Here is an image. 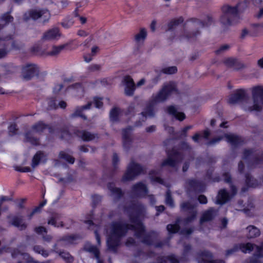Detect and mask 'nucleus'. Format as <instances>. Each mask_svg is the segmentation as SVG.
Instances as JSON below:
<instances>
[{
  "instance_id": "obj_1",
  "label": "nucleus",
  "mask_w": 263,
  "mask_h": 263,
  "mask_svg": "<svg viewBox=\"0 0 263 263\" xmlns=\"http://www.w3.org/2000/svg\"><path fill=\"white\" fill-rule=\"evenodd\" d=\"M133 223L129 227L127 225L121 223H114L111 227L110 234L107 239V245L109 250L115 251L119 245L120 237L124 235L128 229L135 231L138 237L144 235V229L141 222L137 218L131 221Z\"/></svg>"
},
{
  "instance_id": "obj_2",
  "label": "nucleus",
  "mask_w": 263,
  "mask_h": 263,
  "mask_svg": "<svg viewBox=\"0 0 263 263\" xmlns=\"http://www.w3.org/2000/svg\"><path fill=\"white\" fill-rule=\"evenodd\" d=\"M176 90L175 83L169 82L165 83L159 92L152 95L146 108L142 112V117L145 118L153 117L155 114L154 106L165 101L171 94Z\"/></svg>"
},
{
  "instance_id": "obj_3",
  "label": "nucleus",
  "mask_w": 263,
  "mask_h": 263,
  "mask_svg": "<svg viewBox=\"0 0 263 263\" xmlns=\"http://www.w3.org/2000/svg\"><path fill=\"white\" fill-rule=\"evenodd\" d=\"M242 159L247 164L248 169L250 170L263 163V152L260 153L254 149H245Z\"/></svg>"
},
{
  "instance_id": "obj_4",
  "label": "nucleus",
  "mask_w": 263,
  "mask_h": 263,
  "mask_svg": "<svg viewBox=\"0 0 263 263\" xmlns=\"http://www.w3.org/2000/svg\"><path fill=\"white\" fill-rule=\"evenodd\" d=\"M252 98L253 104L245 106V109L250 112L261 111L263 109V87L256 86L253 88Z\"/></svg>"
},
{
  "instance_id": "obj_5",
  "label": "nucleus",
  "mask_w": 263,
  "mask_h": 263,
  "mask_svg": "<svg viewBox=\"0 0 263 263\" xmlns=\"http://www.w3.org/2000/svg\"><path fill=\"white\" fill-rule=\"evenodd\" d=\"M50 17V13L48 11L46 10H39L34 9L26 13L24 15L25 20H28L30 18L33 20H36L41 18L43 22H45L47 21Z\"/></svg>"
},
{
  "instance_id": "obj_6",
  "label": "nucleus",
  "mask_w": 263,
  "mask_h": 263,
  "mask_svg": "<svg viewBox=\"0 0 263 263\" xmlns=\"http://www.w3.org/2000/svg\"><path fill=\"white\" fill-rule=\"evenodd\" d=\"M46 126L41 122L34 125L31 130L25 135L26 141L30 142L32 144L37 145L39 143L38 140L32 137L35 133H40L45 128Z\"/></svg>"
},
{
  "instance_id": "obj_7",
  "label": "nucleus",
  "mask_w": 263,
  "mask_h": 263,
  "mask_svg": "<svg viewBox=\"0 0 263 263\" xmlns=\"http://www.w3.org/2000/svg\"><path fill=\"white\" fill-rule=\"evenodd\" d=\"M39 68L34 64H27L22 68V74L24 79L29 80L38 74Z\"/></svg>"
},
{
  "instance_id": "obj_8",
  "label": "nucleus",
  "mask_w": 263,
  "mask_h": 263,
  "mask_svg": "<svg viewBox=\"0 0 263 263\" xmlns=\"http://www.w3.org/2000/svg\"><path fill=\"white\" fill-rule=\"evenodd\" d=\"M248 0H244V2H238L235 7H231V25L232 24H236L238 22L239 18L238 13L242 11L247 7V3Z\"/></svg>"
},
{
  "instance_id": "obj_9",
  "label": "nucleus",
  "mask_w": 263,
  "mask_h": 263,
  "mask_svg": "<svg viewBox=\"0 0 263 263\" xmlns=\"http://www.w3.org/2000/svg\"><path fill=\"white\" fill-rule=\"evenodd\" d=\"M142 168L138 164L132 162L128 166L127 170L123 177L125 180L132 179L134 177L140 174Z\"/></svg>"
},
{
  "instance_id": "obj_10",
  "label": "nucleus",
  "mask_w": 263,
  "mask_h": 263,
  "mask_svg": "<svg viewBox=\"0 0 263 263\" xmlns=\"http://www.w3.org/2000/svg\"><path fill=\"white\" fill-rule=\"evenodd\" d=\"M101 98L98 97H95L93 99V101L88 103L86 105L79 107L76 108L75 112L72 114V117L81 116L83 117L81 112L85 109L90 108V106L93 104L97 108H101L103 105V103L101 101Z\"/></svg>"
},
{
  "instance_id": "obj_11",
  "label": "nucleus",
  "mask_w": 263,
  "mask_h": 263,
  "mask_svg": "<svg viewBox=\"0 0 263 263\" xmlns=\"http://www.w3.org/2000/svg\"><path fill=\"white\" fill-rule=\"evenodd\" d=\"M182 159V155L180 152L173 151L172 152L168 153V158L163 162L162 165L175 166Z\"/></svg>"
},
{
  "instance_id": "obj_12",
  "label": "nucleus",
  "mask_w": 263,
  "mask_h": 263,
  "mask_svg": "<svg viewBox=\"0 0 263 263\" xmlns=\"http://www.w3.org/2000/svg\"><path fill=\"white\" fill-rule=\"evenodd\" d=\"M254 249H255V245L250 242L237 244L231 248V253L238 250H240L244 253H250Z\"/></svg>"
},
{
  "instance_id": "obj_13",
  "label": "nucleus",
  "mask_w": 263,
  "mask_h": 263,
  "mask_svg": "<svg viewBox=\"0 0 263 263\" xmlns=\"http://www.w3.org/2000/svg\"><path fill=\"white\" fill-rule=\"evenodd\" d=\"M125 93L127 96H132L135 90L136 86L133 79L129 76H125L123 81Z\"/></svg>"
},
{
  "instance_id": "obj_14",
  "label": "nucleus",
  "mask_w": 263,
  "mask_h": 263,
  "mask_svg": "<svg viewBox=\"0 0 263 263\" xmlns=\"http://www.w3.org/2000/svg\"><path fill=\"white\" fill-rule=\"evenodd\" d=\"M229 126L230 123L228 121H223L220 124L221 132L224 133V138H226V141L228 143L230 142V136L229 132ZM222 138H223V137L218 138L217 139H214L210 142V144H214L220 141Z\"/></svg>"
},
{
  "instance_id": "obj_15",
  "label": "nucleus",
  "mask_w": 263,
  "mask_h": 263,
  "mask_svg": "<svg viewBox=\"0 0 263 263\" xmlns=\"http://www.w3.org/2000/svg\"><path fill=\"white\" fill-rule=\"evenodd\" d=\"M12 256L13 258L18 257L19 259L22 260V262H19L18 263H39L31 258L28 254L21 253L18 250H14L12 253Z\"/></svg>"
},
{
  "instance_id": "obj_16",
  "label": "nucleus",
  "mask_w": 263,
  "mask_h": 263,
  "mask_svg": "<svg viewBox=\"0 0 263 263\" xmlns=\"http://www.w3.org/2000/svg\"><path fill=\"white\" fill-rule=\"evenodd\" d=\"M61 36L59 30L58 28L54 27L46 31L43 36V39L46 41L57 40Z\"/></svg>"
},
{
  "instance_id": "obj_17",
  "label": "nucleus",
  "mask_w": 263,
  "mask_h": 263,
  "mask_svg": "<svg viewBox=\"0 0 263 263\" xmlns=\"http://www.w3.org/2000/svg\"><path fill=\"white\" fill-rule=\"evenodd\" d=\"M198 263H225L223 260H213L211 253L205 252L200 254L198 257Z\"/></svg>"
},
{
  "instance_id": "obj_18",
  "label": "nucleus",
  "mask_w": 263,
  "mask_h": 263,
  "mask_svg": "<svg viewBox=\"0 0 263 263\" xmlns=\"http://www.w3.org/2000/svg\"><path fill=\"white\" fill-rule=\"evenodd\" d=\"M71 42L67 43L58 46H53L51 50L48 53V54L52 56H55L59 54L63 50L68 49L69 50L73 49V48L70 47Z\"/></svg>"
},
{
  "instance_id": "obj_19",
  "label": "nucleus",
  "mask_w": 263,
  "mask_h": 263,
  "mask_svg": "<svg viewBox=\"0 0 263 263\" xmlns=\"http://www.w3.org/2000/svg\"><path fill=\"white\" fill-rule=\"evenodd\" d=\"M246 236L248 239H252L258 237L260 235V230L253 225H250L246 228Z\"/></svg>"
},
{
  "instance_id": "obj_20",
  "label": "nucleus",
  "mask_w": 263,
  "mask_h": 263,
  "mask_svg": "<svg viewBox=\"0 0 263 263\" xmlns=\"http://www.w3.org/2000/svg\"><path fill=\"white\" fill-rule=\"evenodd\" d=\"M84 249L86 251L91 253L95 255V257L97 259V263H103L99 258V251L96 247H95L88 242L85 245Z\"/></svg>"
},
{
  "instance_id": "obj_21",
  "label": "nucleus",
  "mask_w": 263,
  "mask_h": 263,
  "mask_svg": "<svg viewBox=\"0 0 263 263\" xmlns=\"http://www.w3.org/2000/svg\"><path fill=\"white\" fill-rule=\"evenodd\" d=\"M230 17V6L226 5L222 8V14L221 16V22L223 24H229Z\"/></svg>"
},
{
  "instance_id": "obj_22",
  "label": "nucleus",
  "mask_w": 263,
  "mask_h": 263,
  "mask_svg": "<svg viewBox=\"0 0 263 263\" xmlns=\"http://www.w3.org/2000/svg\"><path fill=\"white\" fill-rule=\"evenodd\" d=\"M167 111L170 115H172L180 121H182L185 118L184 114L182 112L179 111L175 106H170L168 107Z\"/></svg>"
},
{
  "instance_id": "obj_23",
  "label": "nucleus",
  "mask_w": 263,
  "mask_h": 263,
  "mask_svg": "<svg viewBox=\"0 0 263 263\" xmlns=\"http://www.w3.org/2000/svg\"><path fill=\"white\" fill-rule=\"evenodd\" d=\"M147 31L146 29L142 28L140 29L139 32L135 35V41L137 44L140 45L143 43L146 36Z\"/></svg>"
},
{
  "instance_id": "obj_24",
  "label": "nucleus",
  "mask_w": 263,
  "mask_h": 263,
  "mask_svg": "<svg viewBox=\"0 0 263 263\" xmlns=\"http://www.w3.org/2000/svg\"><path fill=\"white\" fill-rule=\"evenodd\" d=\"M133 192L138 196H143L147 192V190L143 183H139L134 186Z\"/></svg>"
},
{
  "instance_id": "obj_25",
  "label": "nucleus",
  "mask_w": 263,
  "mask_h": 263,
  "mask_svg": "<svg viewBox=\"0 0 263 263\" xmlns=\"http://www.w3.org/2000/svg\"><path fill=\"white\" fill-rule=\"evenodd\" d=\"M245 263H263V254L255 252L251 257L246 259Z\"/></svg>"
},
{
  "instance_id": "obj_26",
  "label": "nucleus",
  "mask_w": 263,
  "mask_h": 263,
  "mask_svg": "<svg viewBox=\"0 0 263 263\" xmlns=\"http://www.w3.org/2000/svg\"><path fill=\"white\" fill-rule=\"evenodd\" d=\"M245 93L243 90H238L231 95V104L237 103L243 99Z\"/></svg>"
},
{
  "instance_id": "obj_27",
  "label": "nucleus",
  "mask_w": 263,
  "mask_h": 263,
  "mask_svg": "<svg viewBox=\"0 0 263 263\" xmlns=\"http://www.w3.org/2000/svg\"><path fill=\"white\" fill-rule=\"evenodd\" d=\"M236 192L237 189L236 187L231 184V204L232 203L235 210L241 211V210L239 209V208H241L243 206V201L241 200H239L237 202V204H235V202L232 200L233 197L236 194Z\"/></svg>"
},
{
  "instance_id": "obj_28",
  "label": "nucleus",
  "mask_w": 263,
  "mask_h": 263,
  "mask_svg": "<svg viewBox=\"0 0 263 263\" xmlns=\"http://www.w3.org/2000/svg\"><path fill=\"white\" fill-rule=\"evenodd\" d=\"M45 157L46 156L43 153L41 152H37L32 159V166L35 167L40 162L44 161Z\"/></svg>"
},
{
  "instance_id": "obj_29",
  "label": "nucleus",
  "mask_w": 263,
  "mask_h": 263,
  "mask_svg": "<svg viewBox=\"0 0 263 263\" xmlns=\"http://www.w3.org/2000/svg\"><path fill=\"white\" fill-rule=\"evenodd\" d=\"M181 209L184 211H190L192 213V218L188 221L192 220L196 216V212L194 210V205L191 202L183 203L181 205Z\"/></svg>"
},
{
  "instance_id": "obj_30",
  "label": "nucleus",
  "mask_w": 263,
  "mask_h": 263,
  "mask_svg": "<svg viewBox=\"0 0 263 263\" xmlns=\"http://www.w3.org/2000/svg\"><path fill=\"white\" fill-rule=\"evenodd\" d=\"M245 177L246 182L248 186L256 187L259 185L258 181L252 177L249 174L246 173L245 174Z\"/></svg>"
},
{
  "instance_id": "obj_31",
  "label": "nucleus",
  "mask_w": 263,
  "mask_h": 263,
  "mask_svg": "<svg viewBox=\"0 0 263 263\" xmlns=\"http://www.w3.org/2000/svg\"><path fill=\"white\" fill-rule=\"evenodd\" d=\"M229 195L228 192L224 190H221L219 192L217 196V204H223L228 200Z\"/></svg>"
},
{
  "instance_id": "obj_32",
  "label": "nucleus",
  "mask_w": 263,
  "mask_h": 263,
  "mask_svg": "<svg viewBox=\"0 0 263 263\" xmlns=\"http://www.w3.org/2000/svg\"><path fill=\"white\" fill-rule=\"evenodd\" d=\"M182 17H180L178 18L174 19L171 21L167 25L166 30H172L175 28L181 23L183 22Z\"/></svg>"
},
{
  "instance_id": "obj_33",
  "label": "nucleus",
  "mask_w": 263,
  "mask_h": 263,
  "mask_svg": "<svg viewBox=\"0 0 263 263\" xmlns=\"http://www.w3.org/2000/svg\"><path fill=\"white\" fill-rule=\"evenodd\" d=\"M76 134L84 141H90L95 138L93 134L86 131L78 132Z\"/></svg>"
},
{
  "instance_id": "obj_34",
  "label": "nucleus",
  "mask_w": 263,
  "mask_h": 263,
  "mask_svg": "<svg viewBox=\"0 0 263 263\" xmlns=\"http://www.w3.org/2000/svg\"><path fill=\"white\" fill-rule=\"evenodd\" d=\"M48 223L49 224H51L57 227L62 226V221H60V217L59 215L57 214L52 216V217L48 220Z\"/></svg>"
},
{
  "instance_id": "obj_35",
  "label": "nucleus",
  "mask_w": 263,
  "mask_h": 263,
  "mask_svg": "<svg viewBox=\"0 0 263 263\" xmlns=\"http://www.w3.org/2000/svg\"><path fill=\"white\" fill-rule=\"evenodd\" d=\"M215 213V211L214 209H209L203 214L200 220L201 222L211 220Z\"/></svg>"
},
{
  "instance_id": "obj_36",
  "label": "nucleus",
  "mask_w": 263,
  "mask_h": 263,
  "mask_svg": "<svg viewBox=\"0 0 263 263\" xmlns=\"http://www.w3.org/2000/svg\"><path fill=\"white\" fill-rule=\"evenodd\" d=\"M245 67V65L239 60L236 59H231V69L234 70H239Z\"/></svg>"
},
{
  "instance_id": "obj_37",
  "label": "nucleus",
  "mask_w": 263,
  "mask_h": 263,
  "mask_svg": "<svg viewBox=\"0 0 263 263\" xmlns=\"http://www.w3.org/2000/svg\"><path fill=\"white\" fill-rule=\"evenodd\" d=\"M231 148L232 147H237L240 145H241L243 141L241 140V139L235 135L231 134Z\"/></svg>"
},
{
  "instance_id": "obj_38",
  "label": "nucleus",
  "mask_w": 263,
  "mask_h": 263,
  "mask_svg": "<svg viewBox=\"0 0 263 263\" xmlns=\"http://www.w3.org/2000/svg\"><path fill=\"white\" fill-rule=\"evenodd\" d=\"M12 223L20 230H23L26 227V224L23 222L22 219L20 217H16L14 218Z\"/></svg>"
},
{
  "instance_id": "obj_39",
  "label": "nucleus",
  "mask_w": 263,
  "mask_h": 263,
  "mask_svg": "<svg viewBox=\"0 0 263 263\" xmlns=\"http://www.w3.org/2000/svg\"><path fill=\"white\" fill-rule=\"evenodd\" d=\"M99 51V48L97 46H93L91 49V55H84V59L85 62L88 63L91 61L92 57Z\"/></svg>"
},
{
  "instance_id": "obj_40",
  "label": "nucleus",
  "mask_w": 263,
  "mask_h": 263,
  "mask_svg": "<svg viewBox=\"0 0 263 263\" xmlns=\"http://www.w3.org/2000/svg\"><path fill=\"white\" fill-rule=\"evenodd\" d=\"M131 133L130 128H126L124 129L122 132V137L123 141V145L126 146V143L130 141V135Z\"/></svg>"
},
{
  "instance_id": "obj_41",
  "label": "nucleus",
  "mask_w": 263,
  "mask_h": 263,
  "mask_svg": "<svg viewBox=\"0 0 263 263\" xmlns=\"http://www.w3.org/2000/svg\"><path fill=\"white\" fill-rule=\"evenodd\" d=\"M60 157L61 159H63L66 161L70 163H73L74 161V159L68 153L66 152H61L60 153Z\"/></svg>"
},
{
  "instance_id": "obj_42",
  "label": "nucleus",
  "mask_w": 263,
  "mask_h": 263,
  "mask_svg": "<svg viewBox=\"0 0 263 263\" xmlns=\"http://www.w3.org/2000/svg\"><path fill=\"white\" fill-rule=\"evenodd\" d=\"M160 263H179V262L173 255H170L161 258Z\"/></svg>"
},
{
  "instance_id": "obj_43",
  "label": "nucleus",
  "mask_w": 263,
  "mask_h": 263,
  "mask_svg": "<svg viewBox=\"0 0 263 263\" xmlns=\"http://www.w3.org/2000/svg\"><path fill=\"white\" fill-rule=\"evenodd\" d=\"M120 115L119 109L117 108L112 109L110 112V119L112 121H116Z\"/></svg>"
},
{
  "instance_id": "obj_44",
  "label": "nucleus",
  "mask_w": 263,
  "mask_h": 263,
  "mask_svg": "<svg viewBox=\"0 0 263 263\" xmlns=\"http://www.w3.org/2000/svg\"><path fill=\"white\" fill-rule=\"evenodd\" d=\"M177 69L176 66L165 67L162 69V72L166 74H171L177 72Z\"/></svg>"
},
{
  "instance_id": "obj_45",
  "label": "nucleus",
  "mask_w": 263,
  "mask_h": 263,
  "mask_svg": "<svg viewBox=\"0 0 263 263\" xmlns=\"http://www.w3.org/2000/svg\"><path fill=\"white\" fill-rule=\"evenodd\" d=\"M5 44L4 41L0 40V59L3 58L7 54V51L5 48Z\"/></svg>"
},
{
  "instance_id": "obj_46",
  "label": "nucleus",
  "mask_w": 263,
  "mask_h": 263,
  "mask_svg": "<svg viewBox=\"0 0 263 263\" xmlns=\"http://www.w3.org/2000/svg\"><path fill=\"white\" fill-rule=\"evenodd\" d=\"M167 229L170 233H175L178 231L179 226L177 223L168 224L167 226Z\"/></svg>"
},
{
  "instance_id": "obj_47",
  "label": "nucleus",
  "mask_w": 263,
  "mask_h": 263,
  "mask_svg": "<svg viewBox=\"0 0 263 263\" xmlns=\"http://www.w3.org/2000/svg\"><path fill=\"white\" fill-rule=\"evenodd\" d=\"M34 250L35 252L42 254V255H43L44 257H47L48 255V252L46 250L42 249L39 246H35L34 248Z\"/></svg>"
},
{
  "instance_id": "obj_48",
  "label": "nucleus",
  "mask_w": 263,
  "mask_h": 263,
  "mask_svg": "<svg viewBox=\"0 0 263 263\" xmlns=\"http://www.w3.org/2000/svg\"><path fill=\"white\" fill-rule=\"evenodd\" d=\"M61 257L67 262H71L73 260L72 257L71 255L67 252H62L60 253Z\"/></svg>"
},
{
  "instance_id": "obj_49",
  "label": "nucleus",
  "mask_w": 263,
  "mask_h": 263,
  "mask_svg": "<svg viewBox=\"0 0 263 263\" xmlns=\"http://www.w3.org/2000/svg\"><path fill=\"white\" fill-rule=\"evenodd\" d=\"M165 203L166 204L170 205V206H173V201L171 197L170 193L169 191H167L166 194Z\"/></svg>"
},
{
  "instance_id": "obj_50",
  "label": "nucleus",
  "mask_w": 263,
  "mask_h": 263,
  "mask_svg": "<svg viewBox=\"0 0 263 263\" xmlns=\"http://www.w3.org/2000/svg\"><path fill=\"white\" fill-rule=\"evenodd\" d=\"M165 203L166 204L170 205V206H173V201L171 197L170 193L169 191H167L166 194Z\"/></svg>"
},
{
  "instance_id": "obj_51",
  "label": "nucleus",
  "mask_w": 263,
  "mask_h": 263,
  "mask_svg": "<svg viewBox=\"0 0 263 263\" xmlns=\"http://www.w3.org/2000/svg\"><path fill=\"white\" fill-rule=\"evenodd\" d=\"M206 18L208 20V22L202 23V22H199L198 20H196V23L198 24L201 27L208 26L209 25H210L212 23V18L209 16H207Z\"/></svg>"
},
{
  "instance_id": "obj_52",
  "label": "nucleus",
  "mask_w": 263,
  "mask_h": 263,
  "mask_svg": "<svg viewBox=\"0 0 263 263\" xmlns=\"http://www.w3.org/2000/svg\"><path fill=\"white\" fill-rule=\"evenodd\" d=\"M13 20V17H11L9 14L7 13L4 14L1 18L2 22H5L6 23L11 22Z\"/></svg>"
},
{
  "instance_id": "obj_53",
  "label": "nucleus",
  "mask_w": 263,
  "mask_h": 263,
  "mask_svg": "<svg viewBox=\"0 0 263 263\" xmlns=\"http://www.w3.org/2000/svg\"><path fill=\"white\" fill-rule=\"evenodd\" d=\"M72 88L76 89L78 92H82L84 90V86L80 83H76L72 86Z\"/></svg>"
},
{
  "instance_id": "obj_54",
  "label": "nucleus",
  "mask_w": 263,
  "mask_h": 263,
  "mask_svg": "<svg viewBox=\"0 0 263 263\" xmlns=\"http://www.w3.org/2000/svg\"><path fill=\"white\" fill-rule=\"evenodd\" d=\"M101 66L98 64H92L89 66L88 69L90 71H99L101 69Z\"/></svg>"
},
{
  "instance_id": "obj_55",
  "label": "nucleus",
  "mask_w": 263,
  "mask_h": 263,
  "mask_svg": "<svg viewBox=\"0 0 263 263\" xmlns=\"http://www.w3.org/2000/svg\"><path fill=\"white\" fill-rule=\"evenodd\" d=\"M255 252L259 254H263V240L260 242L259 245H255Z\"/></svg>"
},
{
  "instance_id": "obj_56",
  "label": "nucleus",
  "mask_w": 263,
  "mask_h": 263,
  "mask_svg": "<svg viewBox=\"0 0 263 263\" xmlns=\"http://www.w3.org/2000/svg\"><path fill=\"white\" fill-rule=\"evenodd\" d=\"M46 203V201H43L42 203H40V205L39 207L36 208V209H35L31 213V214L29 215V219H30L32 217V216L36 212H37L38 211H39V210L42 208V207H43Z\"/></svg>"
},
{
  "instance_id": "obj_57",
  "label": "nucleus",
  "mask_w": 263,
  "mask_h": 263,
  "mask_svg": "<svg viewBox=\"0 0 263 263\" xmlns=\"http://www.w3.org/2000/svg\"><path fill=\"white\" fill-rule=\"evenodd\" d=\"M74 239L75 237L73 236H67L64 238V241L65 242L66 244L72 243H74Z\"/></svg>"
},
{
  "instance_id": "obj_58",
  "label": "nucleus",
  "mask_w": 263,
  "mask_h": 263,
  "mask_svg": "<svg viewBox=\"0 0 263 263\" xmlns=\"http://www.w3.org/2000/svg\"><path fill=\"white\" fill-rule=\"evenodd\" d=\"M253 207H254L253 204V203H250L249 205H248V208H246L243 209L242 210V211L248 216H251L252 214H251V213H250V209H249V208H252Z\"/></svg>"
},
{
  "instance_id": "obj_59",
  "label": "nucleus",
  "mask_w": 263,
  "mask_h": 263,
  "mask_svg": "<svg viewBox=\"0 0 263 263\" xmlns=\"http://www.w3.org/2000/svg\"><path fill=\"white\" fill-rule=\"evenodd\" d=\"M10 135H13L15 133L16 131V126L15 124H11L8 128Z\"/></svg>"
},
{
  "instance_id": "obj_60",
  "label": "nucleus",
  "mask_w": 263,
  "mask_h": 263,
  "mask_svg": "<svg viewBox=\"0 0 263 263\" xmlns=\"http://www.w3.org/2000/svg\"><path fill=\"white\" fill-rule=\"evenodd\" d=\"M35 232L39 234H43L46 232V230L44 227H39L35 228Z\"/></svg>"
},
{
  "instance_id": "obj_61",
  "label": "nucleus",
  "mask_w": 263,
  "mask_h": 263,
  "mask_svg": "<svg viewBox=\"0 0 263 263\" xmlns=\"http://www.w3.org/2000/svg\"><path fill=\"white\" fill-rule=\"evenodd\" d=\"M245 164L242 161H240L238 164V171L240 173H243L245 171Z\"/></svg>"
},
{
  "instance_id": "obj_62",
  "label": "nucleus",
  "mask_w": 263,
  "mask_h": 263,
  "mask_svg": "<svg viewBox=\"0 0 263 263\" xmlns=\"http://www.w3.org/2000/svg\"><path fill=\"white\" fill-rule=\"evenodd\" d=\"M198 200L200 203L205 204L207 202V199L204 195H200L198 197Z\"/></svg>"
},
{
  "instance_id": "obj_63",
  "label": "nucleus",
  "mask_w": 263,
  "mask_h": 263,
  "mask_svg": "<svg viewBox=\"0 0 263 263\" xmlns=\"http://www.w3.org/2000/svg\"><path fill=\"white\" fill-rule=\"evenodd\" d=\"M151 179L153 181L157 182H158L161 184L163 183V180L161 178H160L159 177L156 176V177L154 178L153 176H152V174H151Z\"/></svg>"
},
{
  "instance_id": "obj_64",
  "label": "nucleus",
  "mask_w": 263,
  "mask_h": 263,
  "mask_svg": "<svg viewBox=\"0 0 263 263\" xmlns=\"http://www.w3.org/2000/svg\"><path fill=\"white\" fill-rule=\"evenodd\" d=\"M72 24L73 23L71 21H69L68 22H66V21H64L62 23V26L65 28H68L71 26Z\"/></svg>"
}]
</instances>
